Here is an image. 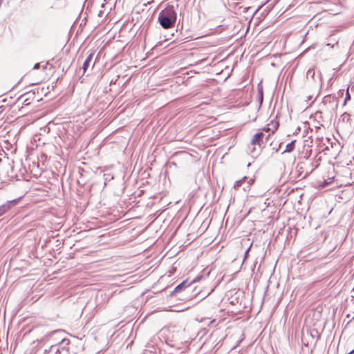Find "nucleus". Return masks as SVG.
I'll return each instance as SVG.
<instances>
[{
    "label": "nucleus",
    "mask_w": 354,
    "mask_h": 354,
    "mask_svg": "<svg viewBox=\"0 0 354 354\" xmlns=\"http://www.w3.org/2000/svg\"><path fill=\"white\" fill-rule=\"evenodd\" d=\"M250 250V247H249V248L247 249V250L245 251V256H244V259H245V258L247 257V256L248 255V252H249Z\"/></svg>",
    "instance_id": "16"
},
{
    "label": "nucleus",
    "mask_w": 354,
    "mask_h": 354,
    "mask_svg": "<svg viewBox=\"0 0 354 354\" xmlns=\"http://www.w3.org/2000/svg\"><path fill=\"white\" fill-rule=\"evenodd\" d=\"M328 185V182L326 180H324L322 184V187H324L325 186H326Z\"/></svg>",
    "instance_id": "18"
},
{
    "label": "nucleus",
    "mask_w": 354,
    "mask_h": 354,
    "mask_svg": "<svg viewBox=\"0 0 354 354\" xmlns=\"http://www.w3.org/2000/svg\"><path fill=\"white\" fill-rule=\"evenodd\" d=\"M273 150H275V151L277 152V151H278V148L274 147V148H273Z\"/></svg>",
    "instance_id": "20"
},
{
    "label": "nucleus",
    "mask_w": 354,
    "mask_h": 354,
    "mask_svg": "<svg viewBox=\"0 0 354 354\" xmlns=\"http://www.w3.org/2000/svg\"><path fill=\"white\" fill-rule=\"evenodd\" d=\"M35 91H28L21 95L20 99L24 100V103L25 105H28L29 102H28L30 99H33L35 96Z\"/></svg>",
    "instance_id": "6"
},
{
    "label": "nucleus",
    "mask_w": 354,
    "mask_h": 354,
    "mask_svg": "<svg viewBox=\"0 0 354 354\" xmlns=\"http://www.w3.org/2000/svg\"><path fill=\"white\" fill-rule=\"evenodd\" d=\"M339 92H342V94H343L344 90H339Z\"/></svg>",
    "instance_id": "25"
},
{
    "label": "nucleus",
    "mask_w": 354,
    "mask_h": 354,
    "mask_svg": "<svg viewBox=\"0 0 354 354\" xmlns=\"http://www.w3.org/2000/svg\"><path fill=\"white\" fill-rule=\"evenodd\" d=\"M354 353V349L352 350L348 354H353Z\"/></svg>",
    "instance_id": "23"
},
{
    "label": "nucleus",
    "mask_w": 354,
    "mask_h": 354,
    "mask_svg": "<svg viewBox=\"0 0 354 354\" xmlns=\"http://www.w3.org/2000/svg\"><path fill=\"white\" fill-rule=\"evenodd\" d=\"M339 92H342V94H343L344 90H339Z\"/></svg>",
    "instance_id": "24"
},
{
    "label": "nucleus",
    "mask_w": 354,
    "mask_h": 354,
    "mask_svg": "<svg viewBox=\"0 0 354 354\" xmlns=\"http://www.w3.org/2000/svg\"><path fill=\"white\" fill-rule=\"evenodd\" d=\"M248 179V178L247 176H244L242 179L236 180L234 185V188L238 189L241 186L242 183Z\"/></svg>",
    "instance_id": "11"
},
{
    "label": "nucleus",
    "mask_w": 354,
    "mask_h": 354,
    "mask_svg": "<svg viewBox=\"0 0 354 354\" xmlns=\"http://www.w3.org/2000/svg\"><path fill=\"white\" fill-rule=\"evenodd\" d=\"M350 100H351V95H350L349 92H348V88H347L344 104H346V102Z\"/></svg>",
    "instance_id": "14"
},
{
    "label": "nucleus",
    "mask_w": 354,
    "mask_h": 354,
    "mask_svg": "<svg viewBox=\"0 0 354 354\" xmlns=\"http://www.w3.org/2000/svg\"><path fill=\"white\" fill-rule=\"evenodd\" d=\"M273 150H275V151L277 152V151H278V148L274 147V148H273Z\"/></svg>",
    "instance_id": "22"
},
{
    "label": "nucleus",
    "mask_w": 354,
    "mask_h": 354,
    "mask_svg": "<svg viewBox=\"0 0 354 354\" xmlns=\"http://www.w3.org/2000/svg\"><path fill=\"white\" fill-rule=\"evenodd\" d=\"M254 179H253V178H250V179L249 180V181L248 182V186H247V187H246V188H249V187H250V185L254 183Z\"/></svg>",
    "instance_id": "15"
},
{
    "label": "nucleus",
    "mask_w": 354,
    "mask_h": 354,
    "mask_svg": "<svg viewBox=\"0 0 354 354\" xmlns=\"http://www.w3.org/2000/svg\"><path fill=\"white\" fill-rule=\"evenodd\" d=\"M177 19V13L174 5L167 3L162 10L158 17V21L164 29H169L174 27Z\"/></svg>",
    "instance_id": "1"
},
{
    "label": "nucleus",
    "mask_w": 354,
    "mask_h": 354,
    "mask_svg": "<svg viewBox=\"0 0 354 354\" xmlns=\"http://www.w3.org/2000/svg\"><path fill=\"white\" fill-rule=\"evenodd\" d=\"M258 100L259 102V106H261L263 100V87L260 86V84L258 86Z\"/></svg>",
    "instance_id": "10"
},
{
    "label": "nucleus",
    "mask_w": 354,
    "mask_h": 354,
    "mask_svg": "<svg viewBox=\"0 0 354 354\" xmlns=\"http://www.w3.org/2000/svg\"><path fill=\"white\" fill-rule=\"evenodd\" d=\"M19 200L20 198L8 201L4 204L0 205V217L8 214L18 204Z\"/></svg>",
    "instance_id": "5"
},
{
    "label": "nucleus",
    "mask_w": 354,
    "mask_h": 354,
    "mask_svg": "<svg viewBox=\"0 0 354 354\" xmlns=\"http://www.w3.org/2000/svg\"><path fill=\"white\" fill-rule=\"evenodd\" d=\"M53 350H55V354H58V353H61V354H75L73 352H69L68 349L67 350H60L59 348H57L55 346H51V348H50V351H47V350H45V352H44V354H50L51 351H53Z\"/></svg>",
    "instance_id": "7"
},
{
    "label": "nucleus",
    "mask_w": 354,
    "mask_h": 354,
    "mask_svg": "<svg viewBox=\"0 0 354 354\" xmlns=\"http://www.w3.org/2000/svg\"><path fill=\"white\" fill-rule=\"evenodd\" d=\"M196 280H194L192 283H188L187 280L183 281L180 284L176 286L174 288V290L171 292L170 294V296H174L175 294L180 292H184L185 294L190 293L193 290L194 288L192 287V283Z\"/></svg>",
    "instance_id": "3"
},
{
    "label": "nucleus",
    "mask_w": 354,
    "mask_h": 354,
    "mask_svg": "<svg viewBox=\"0 0 354 354\" xmlns=\"http://www.w3.org/2000/svg\"><path fill=\"white\" fill-rule=\"evenodd\" d=\"M70 341L68 339H63L59 343V349L64 350L69 345Z\"/></svg>",
    "instance_id": "12"
},
{
    "label": "nucleus",
    "mask_w": 354,
    "mask_h": 354,
    "mask_svg": "<svg viewBox=\"0 0 354 354\" xmlns=\"http://www.w3.org/2000/svg\"><path fill=\"white\" fill-rule=\"evenodd\" d=\"M62 332H63V330H55V331H54L53 333H62Z\"/></svg>",
    "instance_id": "19"
},
{
    "label": "nucleus",
    "mask_w": 354,
    "mask_h": 354,
    "mask_svg": "<svg viewBox=\"0 0 354 354\" xmlns=\"http://www.w3.org/2000/svg\"><path fill=\"white\" fill-rule=\"evenodd\" d=\"M93 55H94V52H92L91 53L88 57H86V59H85V61L84 62V64H83V66L82 67L83 71H84V73L86 71L87 68H88V66H90V64L91 62H92V59H93Z\"/></svg>",
    "instance_id": "8"
},
{
    "label": "nucleus",
    "mask_w": 354,
    "mask_h": 354,
    "mask_svg": "<svg viewBox=\"0 0 354 354\" xmlns=\"http://www.w3.org/2000/svg\"><path fill=\"white\" fill-rule=\"evenodd\" d=\"M102 13V12H100V13H99V15H99V16H101Z\"/></svg>",
    "instance_id": "26"
},
{
    "label": "nucleus",
    "mask_w": 354,
    "mask_h": 354,
    "mask_svg": "<svg viewBox=\"0 0 354 354\" xmlns=\"http://www.w3.org/2000/svg\"><path fill=\"white\" fill-rule=\"evenodd\" d=\"M323 105L326 107V110L328 111H335L338 106V102L335 97L330 95L324 96L322 100Z\"/></svg>",
    "instance_id": "4"
},
{
    "label": "nucleus",
    "mask_w": 354,
    "mask_h": 354,
    "mask_svg": "<svg viewBox=\"0 0 354 354\" xmlns=\"http://www.w3.org/2000/svg\"><path fill=\"white\" fill-rule=\"evenodd\" d=\"M264 136L265 134L262 131L258 132L253 136L248 146L249 153L252 156H256L259 154Z\"/></svg>",
    "instance_id": "2"
},
{
    "label": "nucleus",
    "mask_w": 354,
    "mask_h": 354,
    "mask_svg": "<svg viewBox=\"0 0 354 354\" xmlns=\"http://www.w3.org/2000/svg\"><path fill=\"white\" fill-rule=\"evenodd\" d=\"M273 150H275V151L277 152V151H278V148L274 147V148H273Z\"/></svg>",
    "instance_id": "21"
},
{
    "label": "nucleus",
    "mask_w": 354,
    "mask_h": 354,
    "mask_svg": "<svg viewBox=\"0 0 354 354\" xmlns=\"http://www.w3.org/2000/svg\"><path fill=\"white\" fill-rule=\"evenodd\" d=\"M341 118L343 121H346V122H348L350 120V118H351V115L348 113H344L342 115H341Z\"/></svg>",
    "instance_id": "13"
},
{
    "label": "nucleus",
    "mask_w": 354,
    "mask_h": 354,
    "mask_svg": "<svg viewBox=\"0 0 354 354\" xmlns=\"http://www.w3.org/2000/svg\"><path fill=\"white\" fill-rule=\"evenodd\" d=\"M295 142L296 140H292L290 143L287 144L285 150L281 153L283 154L285 153H291L293 151L295 148Z\"/></svg>",
    "instance_id": "9"
},
{
    "label": "nucleus",
    "mask_w": 354,
    "mask_h": 354,
    "mask_svg": "<svg viewBox=\"0 0 354 354\" xmlns=\"http://www.w3.org/2000/svg\"><path fill=\"white\" fill-rule=\"evenodd\" d=\"M40 66V64L39 63H36L35 65H34V67L33 68L34 69H38Z\"/></svg>",
    "instance_id": "17"
}]
</instances>
